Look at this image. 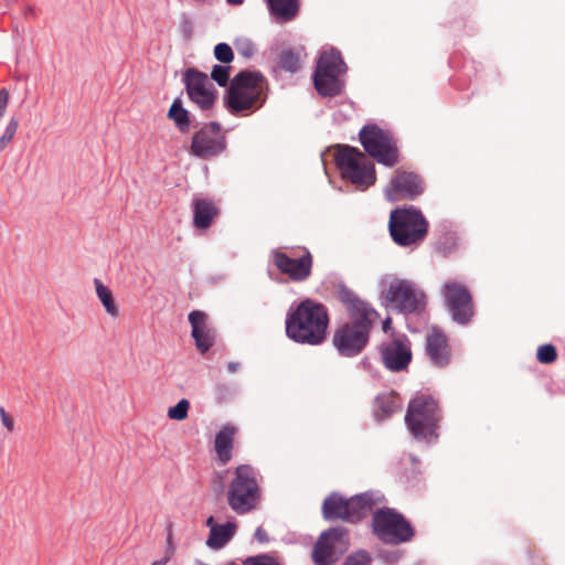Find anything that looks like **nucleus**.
<instances>
[{"mask_svg": "<svg viewBox=\"0 0 565 565\" xmlns=\"http://www.w3.org/2000/svg\"><path fill=\"white\" fill-rule=\"evenodd\" d=\"M335 297L344 306L350 321L335 329L332 344L341 355L352 358L367 345L379 312L343 284L335 286Z\"/></svg>", "mask_w": 565, "mask_h": 565, "instance_id": "1", "label": "nucleus"}, {"mask_svg": "<svg viewBox=\"0 0 565 565\" xmlns=\"http://www.w3.org/2000/svg\"><path fill=\"white\" fill-rule=\"evenodd\" d=\"M327 307L311 298L301 300L286 317V334L297 343L318 345L327 338Z\"/></svg>", "mask_w": 565, "mask_h": 565, "instance_id": "2", "label": "nucleus"}, {"mask_svg": "<svg viewBox=\"0 0 565 565\" xmlns=\"http://www.w3.org/2000/svg\"><path fill=\"white\" fill-rule=\"evenodd\" d=\"M268 82L259 72H238L231 82L226 106L232 114L253 111L266 100Z\"/></svg>", "mask_w": 565, "mask_h": 565, "instance_id": "3", "label": "nucleus"}, {"mask_svg": "<svg viewBox=\"0 0 565 565\" xmlns=\"http://www.w3.org/2000/svg\"><path fill=\"white\" fill-rule=\"evenodd\" d=\"M226 498L230 508L237 514H247L258 508L262 489L254 467L239 465L234 469Z\"/></svg>", "mask_w": 565, "mask_h": 565, "instance_id": "4", "label": "nucleus"}, {"mask_svg": "<svg viewBox=\"0 0 565 565\" xmlns=\"http://www.w3.org/2000/svg\"><path fill=\"white\" fill-rule=\"evenodd\" d=\"M384 497L379 492L367 491L345 499L331 493L322 503V515L328 521L342 520L354 523L365 518L374 507L382 503Z\"/></svg>", "mask_w": 565, "mask_h": 565, "instance_id": "5", "label": "nucleus"}, {"mask_svg": "<svg viewBox=\"0 0 565 565\" xmlns=\"http://www.w3.org/2000/svg\"><path fill=\"white\" fill-rule=\"evenodd\" d=\"M440 420L441 412L433 396L419 394L408 403L405 423L417 440L437 439Z\"/></svg>", "mask_w": 565, "mask_h": 565, "instance_id": "6", "label": "nucleus"}, {"mask_svg": "<svg viewBox=\"0 0 565 565\" xmlns=\"http://www.w3.org/2000/svg\"><path fill=\"white\" fill-rule=\"evenodd\" d=\"M359 139L364 151L379 163L392 168L399 162L397 140L390 130L367 124L360 130Z\"/></svg>", "mask_w": 565, "mask_h": 565, "instance_id": "7", "label": "nucleus"}, {"mask_svg": "<svg viewBox=\"0 0 565 565\" xmlns=\"http://www.w3.org/2000/svg\"><path fill=\"white\" fill-rule=\"evenodd\" d=\"M335 162L342 177L359 188H369L376 181L374 164L355 147L339 146Z\"/></svg>", "mask_w": 565, "mask_h": 565, "instance_id": "8", "label": "nucleus"}, {"mask_svg": "<svg viewBox=\"0 0 565 565\" xmlns=\"http://www.w3.org/2000/svg\"><path fill=\"white\" fill-rule=\"evenodd\" d=\"M427 230L428 223L419 211L395 210L391 213V236L399 246H409L424 239Z\"/></svg>", "mask_w": 565, "mask_h": 565, "instance_id": "9", "label": "nucleus"}, {"mask_svg": "<svg viewBox=\"0 0 565 565\" xmlns=\"http://www.w3.org/2000/svg\"><path fill=\"white\" fill-rule=\"evenodd\" d=\"M383 297L390 306L404 313L419 311L425 306L424 292L411 280L391 278L383 282Z\"/></svg>", "mask_w": 565, "mask_h": 565, "instance_id": "10", "label": "nucleus"}, {"mask_svg": "<svg viewBox=\"0 0 565 565\" xmlns=\"http://www.w3.org/2000/svg\"><path fill=\"white\" fill-rule=\"evenodd\" d=\"M373 531L380 540L403 543L414 536V530L406 519L393 509H380L373 515Z\"/></svg>", "mask_w": 565, "mask_h": 565, "instance_id": "11", "label": "nucleus"}, {"mask_svg": "<svg viewBox=\"0 0 565 565\" xmlns=\"http://www.w3.org/2000/svg\"><path fill=\"white\" fill-rule=\"evenodd\" d=\"M349 548V533L343 526L331 527L320 534L313 550L316 565H332Z\"/></svg>", "mask_w": 565, "mask_h": 565, "instance_id": "12", "label": "nucleus"}, {"mask_svg": "<svg viewBox=\"0 0 565 565\" xmlns=\"http://www.w3.org/2000/svg\"><path fill=\"white\" fill-rule=\"evenodd\" d=\"M443 296L454 321L467 324L472 320L475 306L467 286L457 280H448L444 285Z\"/></svg>", "mask_w": 565, "mask_h": 565, "instance_id": "13", "label": "nucleus"}, {"mask_svg": "<svg viewBox=\"0 0 565 565\" xmlns=\"http://www.w3.org/2000/svg\"><path fill=\"white\" fill-rule=\"evenodd\" d=\"M298 255L295 249L287 254L281 250L273 252V262L277 269L296 282L306 281L312 273L313 256L307 248Z\"/></svg>", "mask_w": 565, "mask_h": 565, "instance_id": "14", "label": "nucleus"}, {"mask_svg": "<svg viewBox=\"0 0 565 565\" xmlns=\"http://www.w3.org/2000/svg\"><path fill=\"white\" fill-rule=\"evenodd\" d=\"M226 139L217 122H209L198 130L191 141L190 151L193 156L210 159L223 152Z\"/></svg>", "mask_w": 565, "mask_h": 565, "instance_id": "15", "label": "nucleus"}, {"mask_svg": "<svg viewBox=\"0 0 565 565\" xmlns=\"http://www.w3.org/2000/svg\"><path fill=\"white\" fill-rule=\"evenodd\" d=\"M184 84L189 98L202 110L213 107L216 99V90L209 76L195 68H189L184 73Z\"/></svg>", "mask_w": 565, "mask_h": 565, "instance_id": "16", "label": "nucleus"}, {"mask_svg": "<svg viewBox=\"0 0 565 565\" xmlns=\"http://www.w3.org/2000/svg\"><path fill=\"white\" fill-rule=\"evenodd\" d=\"M381 358L387 370L392 372L405 371L413 358L409 340L403 337L382 343Z\"/></svg>", "mask_w": 565, "mask_h": 565, "instance_id": "17", "label": "nucleus"}, {"mask_svg": "<svg viewBox=\"0 0 565 565\" xmlns=\"http://www.w3.org/2000/svg\"><path fill=\"white\" fill-rule=\"evenodd\" d=\"M424 191L422 178L414 172L397 171L385 191L391 201L398 199L414 200Z\"/></svg>", "mask_w": 565, "mask_h": 565, "instance_id": "18", "label": "nucleus"}, {"mask_svg": "<svg viewBox=\"0 0 565 565\" xmlns=\"http://www.w3.org/2000/svg\"><path fill=\"white\" fill-rule=\"evenodd\" d=\"M426 354L429 361L437 367H445L451 361V348L445 332L431 327L426 334Z\"/></svg>", "mask_w": 565, "mask_h": 565, "instance_id": "19", "label": "nucleus"}, {"mask_svg": "<svg viewBox=\"0 0 565 565\" xmlns=\"http://www.w3.org/2000/svg\"><path fill=\"white\" fill-rule=\"evenodd\" d=\"M188 318L196 349L201 353L207 352L214 345L216 339V332L209 320V316L204 311L193 310Z\"/></svg>", "mask_w": 565, "mask_h": 565, "instance_id": "20", "label": "nucleus"}, {"mask_svg": "<svg viewBox=\"0 0 565 565\" xmlns=\"http://www.w3.org/2000/svg\"><path fill=\"white\" fill-rule=\"evenodd\" d=\"M193 226L196 230H206L218 217L221 210L216 202L209 198H195L192 202Z\"/></svg>", "mask_w": 565, "mask_h": 565, "instance_id": "21", "label": "nucleus"}, {"mask_svg": "<svg viewBox=\"0 0 565 565\" xmlns=\"http://www.w3.org/2000/svg\"><path fill=\"white\" fill-rule=\"evenodd\" d=\"M237 431L238 429L235 425L226 424L215 436L214 449L223 465L232 459L234 438Z\"/></svg>", "mask_w": 565, "mask_h": 565, "instance_id": "22", "label": "nucleus"}, {"mask_svg": "<svg viewBox=\"0 0 565 565\" xmlns=\"http://www.w3.org/2000/svg\"><path fill=\"white\" fill-rule=\"evenodd\" d=\"M267 7L273 19L278 23L290 22L299 13V0H267Z\"/></svg>", "mask_w": 565, "mask_h": 565, "instance_id": "23", "label": "nucleus"}, {"mask_svg": "<svg viewBox=\"0 0 565 565\" xmlns=\"http://www.w3.org/2000/svg\"><path fill=\"white\" fill-rule=\"evenodd\" d=\"M316 71L339 77L345 72V64L339 52H323L318 60Z\"/></svg>", "mask_w": 565, "mask_h": 565, "instance_id": "24", "label": "nucleus"}, {"mask_svg": "<svg viewBox=\"0 0 565 565\" xmlns=\"http://www.w3.org/2000/svg\"><path fill=\"white\" fill-rule=\"evenodd\" d=\"M313 84L317 92L322 96H337L341 92V84L338 76L315 71Z\"/></svg>", "mask_w": 565, "mask_h": 565, "instance_id": "25", "label": "nucleus"}, {"mask_svg": "<svg viewBox=\"0 0 565 565\" xmlns=\"http://www.w3.org/2000/svg\"><path fill=\"white\" fill-rule=\"evenodd\" d=\"M236 524L228 522L218 526H212L209 539L206 541L207 546L218 550L223 547L234 535Z\"/></svg>", "mask_w": 565, "mask_h": 565, "instance_id": "26", "label": "nucleus"}, {"mask_svg": "<svg viewBox=\"0 0 565 565\" xmlns=\"http://www.w3.org/2000/svg\"><path fill=\"white\" fill-rule=\"evenodd\" d=\"M94 286L96 290V296L102 302L105 311L111 317V318H118L119 317V308L118 305L115 301L113 291L104 285V282L95 278L94 279Z\"/></svg>", "mask_w": 565, "mask_h": 565, "instance_id": "27", "label": "nucleus"}, {"mask_svg": "<svg viewBox=\"0 0 565 565\" xmlns=\"http://www.w3.org/2000/svg\"><path fill=\"white\" fill-rule=\"evenodd\" d=\"M168 118L174 122L175 127L181 132H188L190 130V114L183 108L182 102L179 98L173 100L168 111Z\"/></svg>", "mask_w": 565, "mask_h": 565, "instance_id": "28", "label": "nucleus"}, {"mask_svg": "<svg viewBox=\"0 0 565 565\" xmlns=\"http://www.w3.org/2000/svg\"><path fill=\"white\" fill-rule=\"evenodd\" d=\"M399 408L397 397L393 394H382L375 399V412L377 416L388 417Z\"/></svg>", "mask_w": 565, "mask_h": 565, "instance_id": "29", "label": "nucleus"}, {"mask_svg": "<svg viewBox=\"0 0 565 565\" xmlns=\"http://www.w3.org/2000/svg\"><path fill=\"white\" fill-rule=\"evenodd\" d=\"M278 64L282 70L295 73L301 67L300 53L291 49L284 50L278 56Z\"/></svg>", "mask_w": 565, "mask_h": 565, "instance_id": "30", "label": "nucleus"}, {"mask_svg": "<svg viewBox=\"0 0 565 565\" xmlns=\"http://www.w3.org/2000/svg\"><path fill=\"white\" fill-rule=\"evenodd\" d=\"M189 409L190 402L185 398H182L175 406H172L168 409V417L173 420H184L188 417Z\"/></svg>", "mask_w": 565, "mask_h": 565, "instance_id": "31", "label": "nucleus"}, {"mask_svg": "<svg viewBox=\"0 0 565 565\" xmlns=\"http://www.w3.org/2000/svg\"><path fill=\"white\" fill-rule=\"evenodd\" d=\"M231 66L214 65L211 72V79L215 81L220 86H226L230 79Z\"/></svg>", "mask_w": 565, "mask_h": 565, "instance_id": "32", "label": "nucleus"}, {"mask_svg": "<svg viewBox=\"0 0 565 565\" xmlns=\"http://www.w3.org/2000/svg\"><path fill=\"white\" fill-rule=\"evenodd\" d=\"M536 358L543 364L553 363L557 359L555 347L552 344H543L539 347Z\"/></svg>", "mask_w": 565, "mask_h": 565, "instance_id": "33", "label": "nucleus"}, {"mask_svg": "<svg viewBox=\"0 0 565 565\" xmlns=\"http://www.w3.org/2000/svg\"><path fill=\"white\" fill-rule=\"evenodd\" d=\"M214 56L223 64H230L234 60V52L227 43H218L214 47Z\"/></svg>", "mask_w": 565, "mask_h": 565, "instance_id": "34", "label": "nucleus"}, {"mask_svg": "<svg viewBox=\"0 0 565 565\" xmlns=\"http://www.w3.org/2000/svg\"><path fill=\"white\" fill-rule=\"evenodd\" d=\"M18 125L19 124H18L17 119H14V118H12L8 122L3 135L0 137V151L4 150L7 148V146L11 142V140L13 139V137L17 132Z\"/></svg>", "mask_w": 565, "mask_h": 565, "instance_id": "35", "label": "nucleus"}, {"mask_svg": "<svg viewBox=\"0 0 565 565\" xmlns=\"http://www.w3.org/2000/svg\"><path fill=\"white\" fill-rule=\"evenodd\" d=\"M370 563V556L366 552H358L350 555L343 565H367Z\"/></svg>", "mask_w": 565, "mask_h": 565, "instance_id": "36", "label": "nucleus"}, {"mask_svg": "<svg viewBox=\"0 0 565 565\" xmlns=\"http://www.w3.org/2000/svg\"><path fill=\"white\" fill-rule=\"evenodd\" d=\"M167 544H168V548L166 551L164 557H162L161 559L153 561L151 563V565H166L171 559V557L173 556L174 547H173V543H172V531H171V529L169 530V533H168Z\"/></svg>", "mask_w": 565, "mask_h": 565, "instance_id": "37", "label": "nucleus"}, {"mask_svg": "<svg viewBox=\"0 0 565 565\" xmlns=\"http://www.w3.org/2000/svg\"><path fill=\"white\" fill-rule=\"evenodd\" d=\"M246 565H280L275 558L262 555L256 557H249L246 561Z\"/></svg>", "mask_w": 565, "mask_h": 565, "instance_id": "38", "label": "nucleus"}, {"mask_svg": "<svg viewBox=\"0 0 565 565\" xmlns=\"http://www.w3.org/2000/svg\"><path fill=\"white\" fill-rule=\"evenodd\" d=\"M0 418L2 425L8 431H12L14 429V419L6 412L4 407H0Z\"/></svg>", "mask_w": 565, "mask_h": 565, "instance_id": "39", "label": "nucleus"}, {"mask_svg": "<svg viewBox=\"0 0 565 565\" xmlns=\"http://www.w3.org/2000/svg\"><path fill=\"white\" fill-rule=\"evenodd\" d=\"M254 536H255L256 541L260 544H265V543L269 542V536L267 534V531L262 526H258L255 530Z\"/></svg>", "mask_w": 565, "mask_h": 565, "instance_id": "40", "label": "nucleus"}, {"mask_svg": "<svg viewBox=\"0 0 565 565\" xmlns=\"http://www.w3.org/2000/svg\"><path fill=\"white\" fill-rule=\"evenodd\" d=\"M9 102V93L6 88L0 90V117L4 114Z\"/></svg>", "mask_w": 565, "mask_h": 565, "instance_id": "41", "label": "nucleus"}, {"mask_svg": "<svg viewBox=\"0 0 565 565\" xmlns=\"http://www.w3.org/2000/svg\"><path fill=\"white\" fill-rule=\"evenodd\" d=\"M226 367L230 373H235L239 369V363L230 362Z\"/></svg>", "mask_w": 565, "mask_h": 565, "instance_id": "42", "label": "nucleus"}, {"mask_svg": "<svg viewBox=\"0 0 565 565\" xmlns=\"http://www.w3.org/2000/svg\"><path fill=\"white\" fill-rule=\"evenodd\" d=\"M24 15L25 17H32V18H35V10L33 7H28L25 10H24Z\"/></svg>", "mask_w": 565, "mask_h": 565, "instance_id": "43", "label": "nucleus"}, {"mask_svg": "<svg viewBox=\"0 0 565 565\" xmlns=\"http://www.w3.org/2000/svg\"><path fill=\"white\" fill-rule=\"evenodd\" d=\"M206 525L210 527V531H212V526H218V524H216L214 522V518L213 516H210L207 520H206Z\"/></svg>", "mask_w": 565, "mask_h": 565, "instance_id": "44", "label": "nucleus"}, {"mask_svg": "<svg viewBox=\"0 0 565 565\" xmlns=\"http://www.w3.org/2000/svg\"><path fill=\"white\" fill-rule=\"evenodd\" d=\"M226 2L231 6H239L244 2V0H226Z\"/></svg>", "mask_w": 565, "mask_h": 565, "instance_id": "45", "label": "nucleus"}, {"mask_svg": "<svg viewBox=\"0 0 565 565\" xmlns=\"http://www.w3.org/2000/svg\"><path fill=\"white\" fill-rule=\"evenodd\" d=\"M390 326H391V319H390V318H387V319H386V320H384V322H383V330L386 332V331L388 330Z\"/></svg>", "mask_w": 565, "mask_h": 565, "instance_id": "46", "label": "nucleus"}]
</instances>
